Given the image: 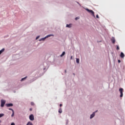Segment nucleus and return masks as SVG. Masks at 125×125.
I'll return each mask as SVG.
<instances>
[{
  "instance_id": "nucleus-12",
  "label": "nucleus",
  "mask_w": 125,
  "mask_h": 125,
  "mask_svg": "<svg viewBox=\"0 0 125 125\" xmlns=\"http://www.w3.org/2000/svg\"><path fill=\"white\" fill-rule=\"evenodd\" d=\"M26 125H33V123H32L31 122H29Z\"/></svg>"
},
{
  "instance_id": "nucleus-7",
  "label": "nucleus",
  "mask_w": 125,
  "mask_h": 125,
  "mask_svg": "<svg viewBox=\"0 0 125 125\" xmlns=\"http://www.w3.org/2000/svg\"><path fill=\"white\" fill-rule=\"evenodd\" d=\"M6 105L7 107H12L13 106V104H7Z\"/></svg>"
},
{
  "instance_id": "nucleus-29",
  "label": "nucleus",
  "mask_w": 125,
  "mask_h": 125,
  "mask_svg": "<svg viewBox=\"0 0 125 125\" xmlns=\"http://www.w3.org/2000/svg\"><path fill=\"white\" fill-rule=\"evenodd\" d=\"M33 110L32 108H30V111H32Z\"/></svg>"
},
{
  "instance_id": "nucleus-23",
  "label": "nucleus",
  "mask_w": 125,
  "mask_h": 125,
  "mask_svg": "<svg viewBox=\"0 0 125 125\" xmlns=\"http://www.w3.org/2000/svg\"><path fill=\"white\" fill-rule=\"evenodd\" d=\"M11 125H15V124H14V123H11Z\"/></svg>"
},
{
  "instance_id": "nucleus-30",
  "label": "nucleus",
  "mask_w": 125,
  "mask_h": 125,
  "mask_svg": "<svg viewBox=\"0 0 125 125\" xmlns=\"http://www.w3.org/2000/svg\"><path fill=\"white\" fill-rule=\"evenodd\" d=\"M65 73H67V70H65Z\"/></svg>"
},
{
  "instance_id": "nucleus-14",
  "label": "nucleus",
  "mask_w": 125,
  "mask_h": 125,
  "mask_svg": "<svg viewBox=\"0 0 125 125\" xmlns=\"http://www.w3.org/2000/svg\"><path fill=\"white\" fill-rule=\"evenodd\" d=\"M11 117H14V110H12V114L11 115Z\"/></svg>"
},
{
  "instance_id": "nucleus-20",
  "label": "nucleus",
  "mask_w": 125,
  "mask_h": 125,
  "mask_svg": "<svg viewBox=\"0 0 125 125\" xmlns=\"http://www.w3.org/2000/svg\"><path fill=\"white\" fill-rule=\"evenodd\" d=\"M79 19H80V17H76V18H75V20H79Z\"/></svg>"
},
{
  "instance_id": "nucleus-24",
  "label": "nucleus",
  "mask_w": 125,
  "mask_h": 125,
  "mask_svg": "<svg viewBox=\"0 0 125 125\" xmlns=\"http://www.w3.org/2000/svg\"><path fill=\"white\" fill-rule=\"evenodd\" d=\"M62 106H63V105L62 104H60V107H62Z\"/></svg>"
},
{
  "instance_id": "nucleus-27",
  "label": "nucleus",
  "mask_w": 125,
  "mask_h": 125,
  "mask_svg": "<svg viewBox=\"0 0 125 125\" xmlns=\"http://www.w3.org/2000/svg\"><path fill=\"white\" fill-rule=\"evenodd\" d=\"M118 63H121V60H118Z\"/></svg>"
},
{
  "instance_id": "nucleus-2",
  "label": "nucleus",
  "mask_w": 125,
  "mask_h": 125,
  "mask_svg": "<svg viewBox=\"0 0 125 125\" xmlns=\"http://www.w3.org/2000/svg\"><path fill=\"white\" fill-rule=\"evenodd\" d=\"M119 91L120 92V97H123L124 94L123 93V92H124V89H123V88H120L119 89Z\"/></svg>"
},
{
  "instance_id": "nucleus-13",
  "label": "nucleus",
  "mask_w": 125,
  "mask_h": 125,
  "mask_svg": "<svg viewBox=\"0 0 125 125\" xmlns=\"http://www.w3.org/2000/svg\"><path fill=\"white\" fill-rule=\"evenodd\" d=\"M64 55H65V52H62V54L61 55V57H62Z\"/></svg>"
},
{
  "instance_id": "nucleus-25",
  "label": "nucleus",
  "mask_w": 125,
  "mask_h": 125,
  "mask_svg": "<svg viewBox=\"0 0 125 125\" xmlns=\"http://www.w3.org/2000/svg\"><path fill=\"white\" fill-rule=\"evenodd\" d=\"M70 59L72 60V59H73V56H71V57H70Z\"/></svg>"
},
{
  "instance_id": "nucleus-6",
  "label": "nucleus",
  "mask_w": 125,
  "mask_h": 125,
  "mask_svg": "<svg viewBox=\"0 0 125 125\" xmlns=\"http://www.w3.org/2000/svg\"><path fill=\"white\" fill-rule=\"evenodd\" d=\"M96 112H97V111H95V112H94L92 114H91L90 115V119H92V118H93V117H94V116H95V113H96Z\"/></svg>"
},
{
  "instance_id": "nucleus-28",
  "label": "nucleus",
  "mask_w": 125,
  "mask_h": 125,
  "mask_svg": "<svg viewBox=\"0 0 125 125\" xmlns=\"http://www.w3.org/2000/svg\"><path fill=\"white\" fill-rule=\"evenodd\" d=\"M9 110H11V111L13 110V109H12L11 108H9Z\"/></svg>"
},
{
  "instance_id": "nucleus-9",
  "label": "nucleus",
  "mask_w": 125,
  "mask_h": 125,
  "mask_svg": "<svg viewBox=\"0 0 125 125\" xmlns=\"http://www.w3.org/2000/svg\"><path fill=\"white\" fill-rule=\"evenodd\" d=\"M111 42H112V43H115V42H116V40L115 39V38H113L112 39H111Z\"/></svg>"
},
{
  "instance_id": "nucleus-5",
  "label": "nucleus",
  "mask_w": 125,
  "mask_h": 125,
  "mask_svg": "<svg viewBox=\"0 0 125 125\" xmlns=\"http://www.w3.org/2000/svg\"><path fill=\"white\" fill-rule=\"evenodd\" d=\"M29 120H30V121H34V120H35V118L34 117V115L31 114L30 115Z\"/></svg>"
},
{
  "instance_id": "nucleus-22",
  "label": "nucleus",
  "mask_w": 125,
  "mask_h": 125,
  "mask_svg": "<svg viewBox=\"0 0 125 125\" xmlns=\"http://www.w3.org/2000/svg\"><path fill=\"white\" fill-rule=\"evenodd\" d=\"M96 18H99V16H98V15H96Z\"/></svg>"
},
{
  "instance_id": "nucleus-10",
  "label": "nucleus",
  "mask_w": 125,
  "mask_h": 125,
  "mask_svg": "<svg viewBox=\"0 0 125 125\" xmlns=\"http://www.w3.org/2000/svg\"><path fill=\"white\" fill-rule=\"evenodd\" d=\"M66 27H67V28H71V27H72V24H66Z\"/></svg>"
},
{
  "instance_id": "nucleus-19",
  "label": "nucleus",
  "mask_w": 125,
  "mask_h": 125,
  "mask_svg": "<svg viewBox=\"0 0 125 125\" xmlns=\"http://www.w3.org/2000/svg\"><path fill=\"white\" fill-rule=\"evenodd\" d=\"M27 78V77H25V78H22V79H21V82L22 81H24V80H25V79H26Z\"/></svg>"
},
{
  "instance_id": "nucleus-8",
  "label": "nucleus",
  "mask_w": 125,
  "mask_h": 125,
  "mask_svg": "<svg viewBox=\"0 0 125 125\" xmlns=\"http://www.w3.org/2000/svg\"><path fill=\"white\" fill-rule=\"evenodd\" d=\"M120 57L121 58H124L125 57V54H124L123 52H121L120 54Z\"/></svg>"
},
{
  "instance_id": "nucleus-26",
  "label": "nucleus",
  "mask_w": 125,
  "mask_h": 125,
  "mask_svg": "<svg viewBox=\"0 0 125 125\" xmlns=\"http://www.w3.org/2000/svg\"><path fill=\"white\" fill-rule=\"evenodd\" d=\"M39 38H40V36H38L37 37H36V40H38V39H39Z\"/></svg>"
},
{
  "instance_id": "nucleus-4",
  "label": "nucleus",
  "mask_w": 125,
  "mask_h": 125,
  "mask_svg": "<svg viewBox=\"0 0 125 125\" xmlns=\"http://www.w3.org/2000/svg\"><path fill=\"white\" fill-rule=\"evenodd\" d=\"M5 104V101L3 100H1V107H3Z\"/></svg>"
},
{
  "instance_id": "nucleus-18",
  "label": "nucleus",
  "mask_w": 125,
  "mask_h": 125,
  "mask_svg": "<svg viewBox=\"0 0 125 125\" xmlns=\"http://www.w3.org/2000/svg\"><path fill=\"white\" fill-rule=\"evenodd\" d=\"M76 62L77 63H80V59H76Z\"/></svg>"
},
{
  "instance_id": "nucleus-21",
  "label": "nucleus",
  "mask_w": 125,
  "mask_h": 125,
  "mask_svg": "<svg viewBox=\"0 0 125 125\" xmlns=\"http://www.w3.org/2000/svg\"><path fill=\"white\" fill-rule=\"evenodd\" d=\"M31 105H32L33 106V105H35V104H34V103H33V102H31Z\"/></svg>"
},
{
  "instance_id": "nucleus-17",
  "label": "nucleus",
  "mask_w": 125,
  "mask_h": 125,
  "mask_svg": "<svg viewBox=\"0 0 125 125\" xmlns=\"http://www.w3.org/2000/svg\"><path fill=\"white\" fill-rule=\"evenodd\" d=\"M116 47L117 50H120V47H119V45H117Z\"/></svg>"
},
{
  "instance_id": "nucleus-16",
  "label": "nucleus",
  "mask_w": 125,
  "mask_h": 125,
  "mask_svg": "<svg viewBox=\"0 0 125 125\" xmlns=\"http://www.w3.org/2000/svg\"><path fill=\"white\" fill-rule=\"evenodd\" d=\"M3 116H4V114L3 113L0 114V118L3 117Z\"/></svg>"
},
{
  "instance_id": "nucleus-1",
  "label": "nucleus",
  "mask_w": 125,
  "mask_h": 125,
  "mask_svg": "<svg viewBox=\"0 0 125 125\" xmlns=\"http://www.w3.org/2000/svg\"><path fill=\"white\" fill-rule=\"evenodd\" d=\"M86 10L89 12V13L91 14V15H92V16H93V17H94V18H95V15H94V11H93L92 10H89L87 8L86 9Z\"/></svg>"
},
{
  "instance_id": "nucleus-3",
  "label": "nucleus",
  "mask_w": 125,
  "mask_h": 125,
  "mask_svg": "<svg viewBox=\"0 0 125 125\" xmlns=\"http://www.w3.org/2000/svg\"><path fill=\"white\" fill-rule=\"evenodd\" d=\"M49 37H53V35H48L47 36H46L45 37L43 38H42L40 40V41H44V40H45V39L47 38H49Z\"/></svg>"
},
{
  "instance_id": "nucleus-15",
  "label": "nucleus",
  "mask_w": 125,
  "mask_h": 125,
  "mask_svg": "<svg viewBox=\"0 0 125 125\" xmlns=\"http://www.w3.org/2000/svg\"><path fill=\"white\" fill-rule=\"evenodd\" d=\"M59 113H60V114H61V113H62V109L60 108L59 109Z\"/></svg>"
},
{
  "instance_id": "nucleus-11",
  "label": "nucleus",
  "mask_w": 125,
  "mask_h": 125,
  "mask_svg": "<svg viewBox=\"0 0 125 125\" xmlns=\"http://www.w3.org/2000/svg\"><path fill=\"white\" fill-rule=\"evenodd\" d=\"M4 51V48L2 49L1 50H0V55Z\"/></svg>"
}]
</instances>
